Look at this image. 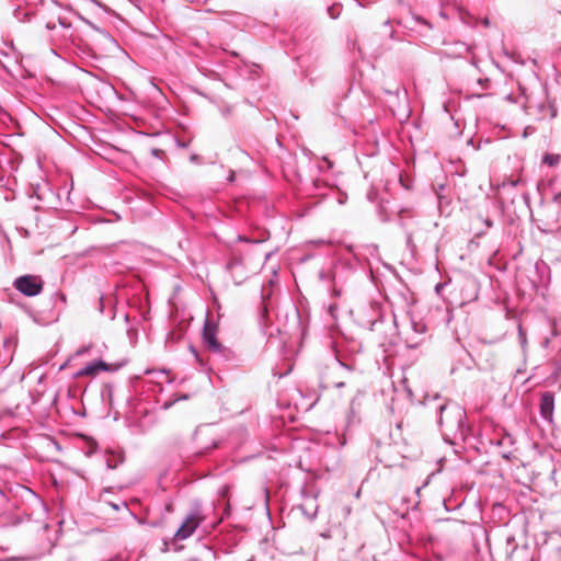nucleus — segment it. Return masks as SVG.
Segmentation results:
<instances>
[{
	"instance_id": "nucleus-32",
	"label": "nucleus",
	"mask_w": 561,
	"mask_h": 561,
	"mask_svg": "<svg viewBox=\"0 0 561 561\" xmlns=\"http://www.w3.org/2000/svg\"><path fill=\"white\" fill-rule=\"evenodd\" d=\"M527 108H528V113L531 114L533 106L529 105Z\"/></svg>"
},
{
	"instance_id": "nucleus-6",
	"label": "nucleus",
	"mask_w": 561,
	"mask_h": 561,
	"mask_svg": "<svg viewBox=\"0 0 561 561\" xmlns=\"http://www.w3.org/2000/svg\"><path fill=\"white\" fill-rule=\"evenodd\" d=\"M367 314L362 316L359 322L363 327L368 328L370 331H380L385 321V316L381 311L379 304L373 302L367 308Z\"/></svg>"
},
{
	"instance_id": "nucleus-33",
	"label": "nucleus",
	"mask_w": 561,
	"mask_h": 561,
	"mask_svg": "<svg viewBox=\"0 0 561 561\" xmlns=\"http://www.w3.org/2000/svg\"><path fill=\"white\" fill-rule=\"evenodd\" d=\"M84 352H85V350H80V351H78V354L80 355V354H83Z\"/></svg>"
},
{
	"instance_id": "nucleus-23",
	"label": "nucleus",
	"mask_w": 561,
	"mask_h": 561,
	"mask_svg": "<svg viewBox=\"0 0 561 561\" xmlns=\"http://www.w3.org/2000/svg\"><path fill=\"white\" fill-rule=\"evenodd\" d=\"M407 244H408V247L412 245V233L411 232L407 233Z\"/></svg>"
},
{
	"instance_id": "nucleus-12",
	"label": "nucleus",
	"mask_w": 561,
	"mask_h": 561,
	"mask_svg": "<svg viewBox=\"0 0 561 561\" xmlns=\"http://www.w3.org/2000/svg\"><path fill=\"white\" fill-rule=\"evenodd\" d=\"M561 161V156L559 153H546L542 157V163L553 168L557 167Z\"/></svg>"
},
{
	"instance_id": "nucleus-17",
	"label": "nucleus",
	"mask_w": 561,
	"mask_h": 561,
	"mask_svg": "<svg viewBox=\"0 0 561 561\" xmlns=\"http://www.w3.org/2000/svg\"><path fill=\"white\" fill-rule=\"evenodd\" d=\"M123 460H124V458L121 455L117 456V459L115 462H113L110 458H107L106 459L107 468L115 469L118 466V463L123 462Z\"/></svg>"
},
{
	"instance_id": "nucleus-26",
	"label": "nucleus",
	"mask_w": 561,
	"mask_h": 561,
	"mask_svg": "<svg viewBox=\"0 0 561 561\" xmlns=\"http://www.w3.org/2000/svg\"><path fill=\"white\" fill-rule=\"evenodd\" d=\"M534 129H531L530 127H526L525 130H524V137H527L528 134L533 133Z\"/></svg>"
},
{
	"instance_id": "nucleus-20",
	"label": "nucleus",
	"mask_w": 561,
	"mask_h": 561,
	"mask_svg": "<svg viewBox=\"0 0 561 561\" xmlns=\"http://www.w3.org/2000/svg\"><path fill=\"white\" fill-rule=\"evenodd\" d=\"M328 11H329V14H330L331 18H333V19L337 18L339 12H335V11H339V8L331 7V8H329Z\"/></svg>"
},
{
	"instance_id": "nucleus-16",
	"label": "nucleus",
	"mask_w": 561,
	"mask_h": 561,
	"mask_svg": "<svg viewBox=\"0 0 561 561\" xmlns=\"http://www.w3.org/2000/svg\"><path fill=\"white\" fill-rule=\"evenodd\" d=\"M550 478L553 480L556 486L561 485V468L553 469L551 471Z\"/></svg>"
},
{
	"instance_id": "nucleus-5",
	"label": "nucleus",
	"mask_w": 561,
	"mask_h": 561,
	"mask_svg": "<svg viewBox=\"0 0 561 561\" xmlns=\"http://www.w3.org/2000/svg\"><path fill=\"white\" fill-rule=\"evenodd\" d=\"M204 517L201 515L199 510H193L184 519L182 525L179 527L176 533L174 534L175 540H185L190 538L199 524L203 522Z\"/></svg>"
},
{
	"instance_id": "nucleus-13",
	"label": "nucleus",
	"mask_w": 561,
	"mask_h": 561,
	"mask_svg": "<svg viewBox=\"0 0 561 561\" xmlns=\"http://www.w3.org/2000/svg\"><path fill=\"white\" fill-rule=\"evenodd\" d=\"M334 360L339 369L341 370V377L346 379L348 376H351L353 368L348 364H344L341 359H339L336 356H334Z\"/></svg>"
},
{
	"instance_id": "nucleus-31",
	"label": "nucleus",
	"mask_w": 561,
	"mask_h": 561,
	"mask_svg": "<svg viewBox=\"0 0 561 561\" xmlns=\"http://www.w3.org/2000/svg\"><path fill=\"white\" fill-rule=\"evenodd\" d=\"M241 273H244V266L242 268H238V275H241Z\"/></svg>"
},
{
	"instance_id": "nucleus-11",
	"label": "nucleus",
	"mask_w": 561,
	"mask_h": 561,
	"mask_svg": "<svg viewBox=\"0 0 561 561\" xmlns=\"http://www.w3.org/2000/svg\"><path fill=\"white\" fill-rule=\"evenodd\" d=\"M184 335V332L179 330H171L165 337L167 345H174L178 341H180Z\"/></svg>"
},
{
	"instance_id": "nucleus-3",
	"label": "nucleus",
	"mask_w": 561,
	"mask_h": 561,
	"mask_svg": "<svg viewBox=\"0 0 561 561\" xmlns=\"http://www.w3.org/2000/svg\"><path fill=\"white\" fill-rule=\"evenodd\" d=\"M57 22L47 21L45 28L50 32L49 41L54 46H66L75 42V31L71 23L66 19L58 16Z\"/></svg>"
},
{
	"instance_id": "nucleus-4",
	"label": "nucleus",
	"mask_w": 561,
	"mask_h": 561,
	"mask_svg": "<svg viewBox=\"0 0 561 561\" xmlns=\"http://www.w3.org/2000/svg\"><path fill=\"white\" fill-rule=\"evenodd\" d=\"M14 288L26 297H35L42 293L44 280L38 275L26 274L16 277L13 282Z\"/></svg>"
},
{
	"instance_id": "nucleus-10",
	"label": "nucleus",
	"mask_w": 561,
	"mask_h": 561,
	"mask_svg": "<svg viewBox=\"0 0 561 561\" xmlns=\"http://www.w3.org/2000/svg\"><path fill=\"white\" fill-rule=\"evenodd\" d=\"M536 108H537L538 114L540 115L539 119H545V118L551 119V118L556 117V115H557V111H556L554 106L551 104L545 103V102L539 103L536 106Z\"/></svg>"
},
{
	"instance_id": "nucleus-18",
	"label": "nucleus",
	"mask_w": 561,
	"mask_h": 561,
	"mask_svg": "<svg viewBox=\"0 0 561 561\" xmlns=\"http://www.w3.org/2000/svg\"><path fill=\"white\" fill-rule=\"evenodd\" d=\"M108 505H110L114 511H119L121 508L128 510L127 503H126V502H124V501H122L121 503L108 502Z\"/></svg>"
},
{
	"instance_id": "nucleus-21",
	"label": "nucleus",
	"mask_w": 561,
	"mask_h": 561,
	"mask_svg": "<svg viewBox=\"0 0 561 561\" xmlns=\"http://www.w3.org/2000/svg\"><path fill=\"white\" fill-rule=\"evenodd\" d=\"M507 443H508V444H511V443H512V438H511V436H505V437H503L502 439H500V440L497 442V444H499V445H505V444H507Z\"/></svg>"
},
{
	"instance_id": "nucleus-29",
	"label": "nucleus",
	"mask_w": 561,
	"mask_h": 561,
	"mask_svg": "<svg viewBox=\"0 0 561 561\" xmlns=\"http://www.w3.org/2000/svg\"><path fill=\"white\" fill-rule=\"evenodd\" d=\"M484 222H485L486 227H489V228L493 226V222L490 219H485Z\"/></svg>"
},
{
	"instance_id": "nucleus-2",
	"label": "nucleus",
	"mask_w": 561,
	"mask_h": 561,
	"mask_svg": "<svg viewBox=\"0 0 561 561\" xmlns=\"http://www.w3.org/2000/svg\"><path fill=\"white\" fill-rule=\"evenodd\" d=\"M203 344L217 359L230 360L233 356L230 348L224 346L217 339V325L208 319L203 328Z\"/></svg>"
},
{
	"instance_id": "nucleus-14",
	"label": "nucleus",
	"mask_w": 561,
	"mask_h": 561,
	"mask_svg": "<svg viewBox=\"0 0 561 561\" xmlns=\"http://www.w3.org/2000/svg\"><path fill=\"white\" fill-rule=\"evenodd\" d=\"M33 15V12L26 11L21 8H18L14 12V16L16 18V20L21 22L31 21Z\"/></svg>"
},
{
	"instance_id": "nucleus-8",
	"label": "nucleus",
	"mask_w": 561,
	"mask_h": 561,
	"mask_svg": "<svg viewBox=\"0 0 561 561\" xmlns=\"http://www.w3.org/2000/svg\"><path fill=\"white\" fill-rule=\"evenodd\" d=\"M123 366V364H107L102 359L94 360L90 364H88L85 367H83L79 373L78 376H94L99 370L104 371H115L119 369Z\"/></svg>"
},
{
	"instance_id": "nucleus-34",
	"label": "nucleus",
	"mask_w": 561,
	"mask_h": 561,
	"mask_svg": "<svg viewBox=\"0 0 561 561\" xmlns=\"http://www.w3.org/2000/svg\"><path fill=\"white\" fill-rule=\"evenodd\" d=\"M60 297H61L62 300H66L65 295L61 294Z\"/></svg>"
},
{
	"instance_id": "nucleus-24",
	"label": "nucleus",
	"mask_w": 561,
	"mask_h": 561,
	"mask_svg": "<svg viewBox=\"0 0 561 561\" xmlns=\"http://www.w3.org/2000/svg\"><path fill=\"white\" fill-rule=\"evenodd\" d=\"M344 385H345L344 380H339V381L333 382V386L336 388H342V387H344Z\"/></svg>"
},
{
	"instance_id": "nucleus-25",
	"label": "nucleus",
	"mask_w": 561,
	"mask_h": 561,
	"mask_svg": "<svg viewBox=\"0 0 561 561\" xmlns=\"http://www.w3.org/2000/svg\"><path fill=\"white\" fill-rule=\"evenodd\" d=\"M238 240L243 241V242H249V243L253 242L251 239H249L247 237H242V236H238Z\"/></svg>"
},
{
	"instance_id": "nucleus-1",
	"label": "nucleus",
	"mask_w": 561,
	"mask_h": 561,
	"mask_svg": "<svg viewBox=\"0 0 561 561\" xmlns=\"http://www.w3.org/2000/svg\"><path fill=\"white\" fill-rule=\"evenodd\" d=\"M438 412V424L444 428L445 434H450L455 438L467 436L469 431L466 425L467 414L460 404L447 401L439 405Z\"/></svg>"
},
{
	"instance_id": "nucleus-19",
	"label": "nucleus",
	"mask_w": 561,
	"mask_h": 561,
	"mask_svg": "<svg viewBox=\"0 0 561 561\" xmlns=\"http://www.w3.org/2000/svg\"><path fill=\"white\" fill-rule=\"evenodd\" d=\"M551 329H552L553 335L561 334V321L560 322H558L556 320L552 321Z\"/></svg>"
},
{
	"instance_id": "nucleus-28",
	"label": "nucleus",
	"mask_w": 561,
	"mask_h": 561,
	"mask_svg": "<svg viewBox=\"0 0 561 561\" xmlns=\"http://www.w3.org/2000/svg\"><path fill=\"white\" fill-rule=\"evenodd\" d=\"M199 159V157L197 154H192L191 156V161L195 162Z\"/></svg>"
},
{
	"instance_id": "nucleus-30",
	"label": "nucleus",
	"mask_w": 561,
	"mask_h": 561,
	"mask_svg": "<svg viewBox=\"0 0 561 561\" xmlns=\"http://www.w3.org/2000/svg\"><path fill=\"white\" fill-rule=\"evenodd\" d=\"M316 515H317V510L309 516V518L313 519V518H316Z\"/></svg>"
},
{
	"instance_id": "nucleus-15",
	"label": "nucleus",
	"mask_w": 561,
	"mask_h": 561,
	"mask_svg": "<svg viewBox=\"0 0 561 561\" xmlns=\"http://www.w3.org/2000/svg\"><path fill=\"white\" fill-rule=\"evenodd\" d=\"M517 331H518V341H519L520 347L525 351L526 346H527V336H526V332L524 331L522 324H518Z\"/></svg>"
},
{
	"instance_id": "nucleus-7",
	"label": "nucleus",
	"mask_w": 561,
	"mask_h": 561,
	"mask_svg": "<svg viewBox=\"0 0 561 561\" xmlns=\"http://www.w3.org/2000/svg\"><path fill=\"white\" fill-rule=\"evenodd\" d=\"M243 267V257L241 253H239L236 250H232L230 252V257L226 264V268L228 272H230L232 278L234 279L236 284H240L245 278V273H241V275H238V268Z\"/></svg>"
},
{
	"instance_id": "nucleus-27",
	"label": "nucleus",
	"mask_w": 561,
	"mask_h": 561,
	"mask_svg": "<svg viewBox=\"0 0 561 561\" xmlns=\"http://www.w3.org/2000/svg\"><path fill=\"white\" fill-rule=\"evenodd\" d=\"M508 184H510L512 187H515V186L518 184V181H517V180H510Z\"/></svg>"
},
{
	"instance_id": "nucleus-9",
	"label": "nucleus",
	"mask_w": 561,
	"mask_h": 561,
	"mask_svg": "<svg viewBox=\"0 0 561 561\" xmlns=\"http://www.w3.org/2000/svg\"><path fill=\"white\" fill-rule=\"evenodd\" d=\"M540 416L548 421L552 422L553 420V411H554V394L551 391H545L540 397L539 403Z\"/></svg>"
},
{
	"instance_id": "nucleus-22",
	"label": "nucleus",
	"mask_w": 561,
	"mask_h": 561,
	"mask_svg": "<svg viewBox=\"0 0 561 561\" xmlns=\"http://www.w3.org/2000/svg\"><path fill=\"white\" fill-rule=\"evenodd\" d=\"M99 310L101 313L104 312V300H103V296H100L99 297V306H98Z\"/></svg>"
}]
</instances>
